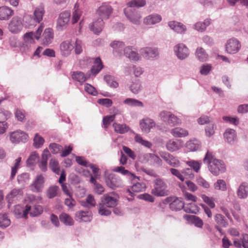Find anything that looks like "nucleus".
Listing matches in <instances>:
<instances>
[{
    "mask_svg": "<svg viewBox=\"0 0 248 248\" xmlns=\"http://www.w3.org/2000/svg\"><path fill=\"white\" fill-rule=\"evenodd\" d=\"M22 190L21 189L14 188L7 195L6 199L8 202V207L9 208L14 201L17 198L18 195L22 194Z\"/></svg>",
    "mask_w": 248,
    "mask_h": 248,
    "instance_id": "6ab92c4d",
    "label": "nucleus"
},
{
    "mask_svg": "<svg viewBox=\"0 0 248 248\" xmlns=\"http://www.w3.org/2000/svg\"><path fill=\"white\" fill-rule=\"evenodd\" d=\"M92 218V213L90 211H80L75 215L76 219L79 222H90Z\"/></svg>",
    "mask_w": 248,
    "mask_h": 248,
    "instance_id": "dca6fc26",
    "label": "nucleus"
},
{
    "mask_svg": "<svg viewBox=\"0 0 248 248\" xmlns=\"http://www.w3.org/2000/svg\"><path fill=\"white\" fill-rule=\"evenodd\" d=\"M103 68L101 60L99 57L95 59L94 61V64L92 66L91 71L92 73L94 75L97 74Z\"/></svg>",
    "mask_w": 248,
    "mask_h": 248,
    "instance_id": "2f4dec72",
    "label": "nucleus"
},
{
    "mask_svg": "<svg viewBox=\"0 0 248 248\" xmlns=\"http://www.w3.org/2000/svg\"><path fill=\"white\" fill-rule=\"evenodd\" d=\"M112 170L114 172H119L123 175L126 176L129 179H131L132 180H135L136 179L138 180L140 179L139 177L136 176L135 174L130 172L129 170H125L123 166L116 167L114 168Z\"/></svg>",
    "mask_w": 248,
    "mask_h": 248,
    "instance_id": "393cba45",
    "label": "nucleus"
},
{
    "mask_svg": "<svg viewBox=\"0 0 248 248\" xmlns=\"http://www.w3.org/2000/svg\"><path fill=\"white\" fill-rule=\"evenodd\" d=\"M224 140L229 143L232 141V129L228 128L226 130L223 134Z\"/></svg>",
    "mask_w": 248,
    "mask_h": 248,
    "instance_id": "e2e57ef3",
    "label": "nucleus"
},
{
    "mask_svg": "<svg viewBox=\"0 0 248 248\" xmlns=\"http://www.w3.org/2000/svg\"><path fill=\"white\" fill-rule=\"evenodd\" d=\"M74 46L69 41H65L62 42L60 45V49L62 54L63 56L69 55L73 50Z\"/></svg>",
    "mask_w": 248,
    "mask_h": 248,
    "instance_id": "a878e982",
    "label": "nucleus"
},
{
    "mask_svg": "<svg viewBox=\"0 0 248 248\" xmlns=\"http://www.w3.org/2000/svg\"><path fill=\"white\" fill-rule=\"evenodd\" d=\"M145 157L150 160L154 165L161 166L162 165V160L159 157L154 154L148 153L145 155Z\"/></svg>",
    "mask_w": 248,
    "mask_h": 248,
    "instance_id": "e433bc0d",
    "label": "nucleus"
},
{
    "mask_svg": "<svg viewBox=\"0 0 248 248\" xmlns=\"http://www.w3.org/2000/svg\"><path fill=\"white\" fill-rule=\"evenodd\" d=\"M176 55L180 60H184L189 55L188 48L183 44H179L174 47Z\"/></svg>",
    "mask_w": 248,
    "mask_h": 248,
    "instance_id": "9b49d317",
    "label": "nucleus"
},
{
    "mask_svg": "<svg viewBox=\"0 0 248 248\" xmlns=\"http://www.w3.org/2000/svg\"><path fill=\"white\" fill-rule=\"evenodd\" d=\"M170 208L173 211L177 212L184 209V211L187 213H193L190 209L185 207L184 203L178 198L174 199L173 202L170 203Z\"/></svg>",
    "mask_w": 248,
    "mask_h": 248,
    "instance_id": "f8f14e48",
    "label": "nucleus"
},
{
    "mask_svg": "<svg viewBox=\"0 0 248 248\" xmlns=\"http://www.w3.org/2000/svg\"><path fill=\"white\" fill-rule=\"evenodd\" d=\"M112 12V8L108 4L103 3L99 7L96 11V14L99 18L104 20L108 19Z\"/></svg>",
    "mask_w": 248,
    "mask_h": 248,
    "instance_id": "6e6552de",
    "label": "nucleus"
},
{
    "mask_svg": "<svg viewBox=\"0 0 248 248\" xmlns=\"http://www.w3.org/2000/svg\"><path fill=\"white\" fill-rule=\"evenodd\" d=\"M248 195V184L244 182L239 186L237 190V195L241 199H245Z\"/></svg>",
    "mask_w": 248,
    "mask_h": 248,
    "instance_id": "c756f323",
    "label": "nucleus"
},
{
    "mask_svg": "<svg viewBox=\"0 0 248 248\" xmlns=\"http://www.w3.org/2000/svg\"><path fill=\"white\" fill-rule=\"evenodd\" d=\"M85 91L89 94L95 96L97 92L95 88L90 84L86 83L84 86Z\"/></svg>",
    "mask_w": 248,
    "mask_h": 248,
    "instance_id": "774afa93",
    "label": "nucleus"
},
{
    "mask_svg": "<svg viewBox=\"0 0 248 248\" xmlns=\"http://www.w3.org/2000/svg\"><path fill=\"white\" fill-rule=\"evenodd\" d=\"M186 163L190 168H192L193 170L196 172H198L199 171L202 164L200 161H195L194 160L187 161Z\"/></svg>",
    "mask_w": 248,
    "mask_h": 248,
    "instance_id": "09e8293b",
    "label": "nucleus"
},
{
    "mask_svg": "<svg viewBox=\"0 0 248 248\" xmlns=\"http://www.w3.org/2000/svg\"><path fill=\"white\" fill-rule=\"evenodd\" d=\"M124 103L131 107H143V103L137 99L127 98L124 101Z\"/></svg>",
    "mask_w": 248,
    "mask_h": 248,
    "instance_id": "ea45409f",
    "label": "nucleus"
},
{
    "mask_svg": "<svg viewBox=\"0 0 248 248\" xmlns=\"http://www.w3.org/2000/svg\"><path fill=\"white\" fill-rule=\"evenodd\" d=\"M168 25L171 29L174 30L177 33H182L185 32L186 30V27L184 25L175 21L169 22Z\"/></svg>",
    "mask_w": 248,
    "mask_h": 248,
    "instance_id": "bb28decb",
    "label": "nucleus"
},
{
    "mask_svg": "<svg viewBox=\"0 0 248 248\" xmlns=\"http://www.w3.org/2000/svg\"><path fill=\"white\" fill-rule=\"evenodd\" d=\"M212 66L211 64H204L201 66L200 73L202 75H207L211 71Z\"/></svg>",
    "mask_w": 248,
    "mask_h": 248,
    "instance_id": "69168bd1",
    "label": "nucleus"
},
{
    "mask_svg": "<svg viewBox=\"0 0 248 248\" xmlns=\"http://www.w3.org/2000/svg\"><path fill=\"white\" fill-rule=\"evenodd\" d=\"M44 177L41 174L37 175L33 182V186L36 191H40L43 186Z\"/></svg>",
    "mask_w": 248,
    "mask_h": 248,
    "instance_id": "4c0bfd02",
    "label": "nucleus"
},
{
    "mask_svg": "<svg viewBox=\"0 0 248 248\" xmlns=\"http://www.w3.org/2000/svg\"><path fill=\"white\" fill-rule=\"evenodd\" d=\"M124 13L127 18L133 24L139 25L140 23L141 16L138 11H133L130 8L124 10Z\"/></svg>",
    "mask_w": 248,
    "mask_h": 248,
    "instance_id": "9d476101",
    "label": "nucleus"
},
{
    "mask_svg": "<svg viewBox=\"0 0 248 248\" xmlns=\"http://www.w3.org/2000/svg\"><path fill=\"white\" fill-rule=\"evenodd\" d=\"M102 204L108 207H114L117 204L116 199L107 195L104 196V198L102 200Z\"/></svg>",
    "mask_w": 248,
    "mask_h": 248,
    "instance_id": "7c9ffc66",
    "label": "nucleus"
},
{
    "mask_svg": "<svg viewBox=\"0 0 248 248\" xmlns=\"http://www.w3.org/2000/svg\"><path fill=\"white\" fill-rule=\"evenodd\" d=\"M110 46L114 49L116 52L121 55L124 51V44L123 42L114 41L110 44Z\"/></svg>",
    "mask_w": 248,
    "mask_h": 248,
    "instance_id": "c9c22d12",
    "label": "nucleus"
},
{
    "mask_svg": "<svg viewBox=\"0 0 248 248\" xmlns=\"http://www.w3.org/2000/svg\"><path fill=\"white\" fill-rule=\"evenodd\" d=\"M186 147L190 151H196L200 148L201 145L199 141L194 140L187 142Z\"/></svg>",
    "mask_w": 248,
    "mask_h": 248,
    "instance_id": "58836bf2",
    "label": "nucleus"
},
{
    "mask_svg": "<svg viewBox=\"0 0 248 248\" xmlns=\"http://www.w3.org/2000/svg\"><path fill=\"white\" fill-rule=\"evenodd\" d=\"M50 155L48 150L45 149L42 154L41 160L38 162V166L42 171L45 172L47 170V160Z\"/></svg>",
    "mask_w": 248,
    "mask_h": 248,
    "instance_id": "412c9836",
    "label": "nucleus"
},
{
    "mask_svg": "<svg viewBox=\"0 0 248 248\" xmlns=\"http://www.w3.org/2000/svg\"><path fill=\"white\" fill-rule=\"evenodd\" d=\"M105 182L107 185L112 189H115L120 186L122 184L120 178L113 173L106 174Z\"/></svg>",
    "mask_w": 248,
    "mask_h": 248,
    "instance_id": "423d86ee",
    "label": "nucleus"
},
{
    "mask_svg": "<svg viewBox=\"0 0 248 248\" xmlns=\"http://www.w3.org/2000/svg\"><path fill=\"white\" fill-rule=\"evenodd\" d=\"M115 117V114L106 116L103 118V124L105 129L107 128L111 123L114 120Z\"/></svg>",
    "mask_w": 248,
    "mask_h": 248,
    "instance_id": "0e129e2a",
    "label": "nucleus"
},
{
    "mask_svg": "<svg viewBox=\"0 0 248 248\" xmlns=\"http://www.w3.org/2000/svg\"><path fill=\"white\" fill-rule=\"evenodd\" d=\"M71 75L74 80L78 82L80 84H82L87 79V78L85 74L81 71L72 72Z\"/></svg>",
    "mask_w": 248,
    "mask_h": 248,
    "instance_id": "cd10ccee",
    "label": "nucleus"
},
{
    "mask_svg": "<svg viewBox=\"0 0 248 248\" xmlns=\"http://www.w3.org/2000/svg\"><path fill=\"white\" fill-rule=\"evenodd\" d=\"M166 147L168 150L173 152L178 150L181 146L178 141L170 140L167 143Z\"/></svg>",
    "mask_w": 248,
    "mask_h": 248,
    "instance_id": "a18cd8bd",
    "label": "nucleus"
},
{
    "mask_svg": "<svg viewBox=\"0 0 248 248\" xmlns=\"http://www.w3.org/2000/svg\"><path fill=\"white\" fill-rule=\"evenodd\" d=\"M11 114L9 111L4 110L3 108H0V123L5 124L6 120Z\"/></svg>",
    "mask_w": 248,
    "mask_h": 248,
    "instance_id": "338daca9",
    "label": "nucleus"
},
{
    "mask_svg": "<svg viewBox=\"0 0 248 248\" xmlns=\"http://www.w3.org/2000/svg\"><path fill=\"white\" fill-rule=\"evenodd\" d=\"M104 22L102 19L99 17L93 21L89 26L90 30L95 34H99L102 31L104 27Z\"/></svg>",
    "mask_w": 248,
    "mask_h": 248,
    "instance_id": "4be33fe9",
    "label": "nucleus"
},
{
    "mask_svg": "<svg viewBox=\"0 0 248 248\" xmlns=\"http://www.w3.org/2000/svg\"><path fill=\"white\" fill-rule=\"evenodd\" d=\"M146 188V185L144 183H136L134 184L131 189L134 192H140L144 191Z\"/></svg>",
    "mask_w": 248,
    "mask_h": 248,
    "instance_id": "6e6d98bb",
    "label": "nucleus"
},
{
    "mask_svg": "<svg viewBox=\"0 0 248 248\" xmlns=\"http://www.w3.org/2000/svg\"><path fill=\"white\" fill-rule=\"evenodd\" d=\"M54 38L53 31L51 28L46 29L42 35V44L48 46L51 44Z\"/></svg>",
    "mask_w": 248,
    "mask_h": 248,
    "instance_id": "f3484780",
    "label": "nucleus"
},
{
    "mask_svg": "<svg viewBox=\"0 0 248 248\" xmlns=\"http://www.w3.org/2000/svg\"><path fill=\"white\" fill-rule=\"evenodd\" d=\"M113 126L114 128V131L117 133L123 134L127 132L130 128L126 124H120L116 123H114L113 124Z\"/></svg>",
    "mask_w": 248,
    "mask_h": 248,
    "instance_id": "473e14b6",
    "label": "nucleus"
},
{
    "mask_svg": "<svg viewBox=\"0 0 248 248\" xmlns=\"http://www.w3.org/2000/svg\"><path fill=\"white\" fill-rule=\"evenodd\" d=\"M196 56L201 62H205L207 60L208 55L204 49L201 47H198L196 51Z\"/></svg>",
    "mask_w": 248,
    "mask_h": 248,
    "instance_id": "a19ab883",
    "label": "nucleus"
},
{
    "mask_svg": "<svg viewBox=\"0 0 248 248\" xmlns=\"http://www.w3.org/2000/svg\"><path fill=\"white\" fill-rule=\"evenodd\" d=\"M45 13V6L43 3H41L35 8L33 12L34 20L39 23L42 20Z\"/></svg>",
    "mask_w": 248,
    "mask_h": 248,
    "instance_id": "a211bd4d",
    "label": "nucleus"
},
{
    "mask_svg": "<svg viewBox=\"0 0 248 248\" xmlns=\"http://www.w3.org/2000/svg\"><path fill=\"white\" fill-rule=\"evenodd\" d=\"M170 133L174 137L178 138L185 137L188 134L186 130L179 127L172 129Z\"/></svg>",
    "mask_w": 248,
    "mask_h": 248,
    "instance_id": "72a5a7b5",
    "label": "nucleus"
},
{
    "mask_svg": "<svg viewBox=\"0 0 248 248\" xmlns=\"http://www.w3.org/2000/svg\"><path fill=\"white\" fill-rule=\"evenodd\" d=\"M210 20L206 19L203 22H198L195 24V29L199 31H204L210 24Z\"/></svg>",
    "mask_w": 248,
    "mask_h": 248,
    "instance_id": "79ce46f5",
    "label": "nucleus"
},
{
    "mask_svg": "<svg viewBox=\"0 0 248 248\" xmlns=\"http://www.w3.org/2000/svg\"><path fill=\"white\" fill-rule=\"evenodd\" d=\"M33 145L36 148H40L44 144L45 140L43 137L39 135L38 134H36L33 139Z\"/></svg>",
    "mask_w": 248,
    "mask_h": 248,
    "instance_id": "4d7b16f0",
    "label": "nucleus"
},
{
    "mask_svg": "<svg viewBox=\"0 0 248 248\" xmlns=\"http://www.w3.org/2000/svg\"><path fill=\"white\" fill-rule=\"evenodd\" d=\"M145 0H132L127 3V5L130 8L143 7L146 4Z\"/></svg>",
    "mask_w": 248,
    "mask_h": 248,
    "instance_id": "603ef678",
    "label": "nucleus"
},
{
    "mask_svg": "<svg viewBox=\"0 0 248 248\" xmlns=\"http://www.w3.org/2000/svg\"><path fill=\"white\" fill-rule=\"evenodd\" d=\"M23 28V24L20 17H14L9 24V30L10 32L17 33L20 31Z\"/></svg>",
    "mask_w": 248,
    "mask_h": 248,
    "instance_id": "1a4fd4ad",
    "label": "nucleus"
},
{
    "mask_svg": "<svg viewBox=\"0 0 248 248\" xmlns=\"http://www.w3.org/2000/svg\"><path fill=\"white\" fill-rule=\"evenodd\" d=\"M166 183L161 179H156L154 181V188L152 189V193L156 196H165L169 194L167 189Z\"/></svg>",
    "mask_w": 248,
    "mask_h": 248,
    "instance_id": "f03ea898",
    "label": "nucleus"
},
{
    "mask_svg": "<svg viewBox=\"0 0 248 248\" xmlns=\"http://www.w3.org/2000/svg\"><path fill=\"white\" fill-rule=\"evenodd\" d=\"M130 90L135 94L138 93L142 89L141 83L139 80H135L129 86Z\"/></svg>",
    "mask_w": 248,
    "mask_h": 248,
    "instance_id": "37998d69",
    "label": "nucleus"
},
{
    "mask_svg": "<svg viewBox=\"0 0 248 248\" xmlns=\"http://www.w3.org/2000/svg\"><path fill=\"white\" fill-rule=\"evenodd\" d=\"M14 15V11L7 6L0 7V20H8Z\"/></svg>",
    "mask_w": 248,
    "mask_h": 248,
    "instance_id": "b1692460",
    "label": "nucleus"
},
{
    "mask_svg": "<svg viewBox=\"0 0 248 248\" xmlns=\"http://www.w3.org/2000/svg\"><path fill=\"white\" fill-rule=\"evenodd\" d=\"M71 13L66 11L62 12L57 19L56 28L58 31H62L65 29L69 21Z\"/></svg>",
    "mask_w": 248,
    "mask_h": 248,
    "instance_id": "20e7f679",
    "label": "nucleus"
},
{
    "mask_svg": "<svg viewBox=\"0 0 248 248\" xmlns=\"http://www.w3.org/2000/svg\"><path fill=\"white\" fill-rule=\"evenodd\" d=\"M49 167L51 170L57 174H60V170L58 161L54 158H52L49 161Z\"/></svg>",
    "mask_w": 248,
    "mask_h": 248,
    "instance_id": "de8ad7c7",
    "label": "nucleus"
},
{
    "mask_svg": "<svg viewBox=\"0 0 248 248\" xmlns=\"http://www.w3.org/2000/svg\"><path fill=\"white\" fill-rule=\"evenodd\" d=\"M162 20L160 15L157 14L150 15L145 17L143 22L146 25H154L160 22Z\"/></svg>",
    "mask_w": 248,
    "mask_h": 248,
    "instance_id": "5701e85b",
    "label": "nucleus"
},
{
    "mask_svg": "<svg viewBox=\"0 0 248 248\" xmlns=\"http://www.w3.org/2000/svg\"><path fill=\"white\" fill-rule=\"evenodd\" d=\"M21 161V157H19L17 159H16L15 163L14 166L12 167L11 170V179H13L16 176L17 170L19 167L20 163Z\"/></svg>",
    "mask_w": 248,
    "mask_h": 248,
    "instance_id": "bf43d9fd",
    "label": "nucleus"
},
{
    "mask_svg": "<svg viewBox=\"0 0 248 248\" xmlns=\"http://www.w3.org/2000/svg\"><path fill=\"white\" fill-rule=\"evenodd\" d=\"M35 196L33 195H29L25 200L27 202V205L31 206V210L29 214L32 217H36L41 214L43 212V208L40 205H34L35 201Z\"/></svg>",
    "mask_w": 248,
    "mask_h": 248,
    "instance_id": "7ed1b4c3",
    "label": "nucleus"
},
{
    "mask_svg": "<svg viewBox=\"0 0 248 248\" xmlns=\"http://www.w3.org/2000/svg\"><path fill=\"white\" fill-rule=\"evenodd\" d=\"M28 138V135L20 130L12 132L10 136V140L13 143H18L20 142H26Z\"/></svg>",
    "mask_w": 248,
    "mask_h": 248,
    "instance_id": "0eeeda50",
    "label": "nucleus"
},
{
    "mask_svg": "<svg viewBox=\"0 0 248 248\" xmlns=\"http://www.w3.org/2000/svg\"><path fill=\"white\" fill-rule=\"evenodd\" d=\"M185 218L192 224L200 228H202L203 223L202 220L198 217L194 215H185Z\"/></svg>",
    "mask_w": 248,
    "mask_h": 248,
    "instance_id": "c85d7f7f",
    "label": "nucleus"
},
{
    "mask_svg": "<svg viewBox=\"0 0 248 248\" xmlns=\"http://www.w3.org/2000/svg\"><path fill=\"white\" fill-rule=\"evenodd\" d=\"M60 220L66 226H72L74 225L73 218L67 214L62 213L59 216Z\"/></svg>",
    "mask_w": 248,
    "mask_h": 248,
    "instance_id": "f704fd0d",
    "label": "nucleus"
},
{
    "mask_svg": "<svg viewBox=\"0 0 248 248\" xmlns=\"http://www.w3.org/2000/svg\"><path fill=\"white\" fill-rule=\"evenodd\" d=\"M140 125L142 131L148 133L155 127V123L153 119L146 117L140 121Z\"/></svg>",
    "mask_w": 248,
    "mask_h": 248,
    "instance_id": "4468645a",
    "label": "nucleus"
},
{
    "mask_svg": "<svg viewBox=\"0 0 248 248\" xmlns=\"http://www.w3.org/2000/svg\"><path fill=\"white\" fill-rule=\"evenodd\" d=\"M214 188L216 190H220L222 191H225L227 190V186L225 181L222 179L217 180V181L214 183Z\"/></svg>",
    "mask_w": 248,
    "mask_h": 248,
    "instance_id": "864d4df0",
    "label": "nucleus"
},
{
    "mask_svg": "<svg viewBox=\"0 0 248 248\" xmlns=\"http://www.w3.org/2000/svg\"><path fill=\"white\" fill-rule=\"evenodd\" d=\"M203 161L208 164L209 171L215 176H217L226 170L224 162L221 160L214 158L213 153L209 151L207 152Z\"/></svg>",
    "mask_w": 248,
    "mask_h": 248,
    "instance_id": "f257e3e1",
    "label": "nucleus"
},
{
    "mask_svg": "<svg viewBox=\"0 0 248 248\" xmlns=\"http://www.w3.org/2000/svg\"><path fill=\"white\" fill-rule=\"evenodd\" d=\"M39 158L38 154L36 152H32L27 160L26 163L27 166H31L34 165L36 161L38 160Z\"/></svg>",
    "mask_w": 248,
    "mask_h": 248,
    "instance_id": "49530a36",
    "label": "nucleus"
},
{
    "mask_svg": "<svg viewBox=\"0 0 248 248\" xmlns=\"http://www.w3.org/2000/svg\"><path fill=\"white\" fill-rule=\"evenodd\" d=\"M81 205L84 207L89 208L94 207L95 205V202L94 197L92 195H89L85 202H82Z\"/></svg>",
    "mask_w": 248,
    "mask_h": 248,
    "instance_id": "3c124183",
    "label": "nucleus"
},
{
    "mask_svg": "<svg viewBox=\"0 0 248 248\" xmlns=\"http://www.w3.org/2000/svg\"><path fill=\"white\" fill-rule=\"evenodd\" d=\"M10 223L6 214H0V227L5 228L10 225Z\"/></svg>",
    "mask_w": 248,
    "mask_h": 248,
    "instance_id": "8fccbe9b",
    "label": "nucleus"
},
{
    "mask_svg": "<svg viewBox=\"0 0 248 248\" xmlns=\"http://www.w3.org/2000/svg\"><path fill=\"white\" fill-rule=\"evenodd\" d=\"M124 55L130 60L137 61L140 59V56L138 53L131 46H127L124 49Z\"/></svg>",
    "mask_w": 248,
    "mask_h": 248,
    "instance_id": "aec40b11",
    "label": "nucleus"
},
{
    "mask_svg": "<svg viewBox=\"0 0 248 248\" xmlns=\"http://www.w3.org/2000/svg\"><path fill=\"white\" fill-rule=\"evenodd\" d=\"M30 210H31V206L27 204L25 206L16 205L15 206L13 213L17 218H27Z\"/></svg>",
    "mask_w": 248,
    "mask_h": 248,
    "instance_id": "ddd939ff",
    "label": "nucleus"
},
{
    "mask_svg": "<svg viewBox=\"0 0 248 248\" xmlns=\"http://www.w3.org/2000/svg\"><path fill=\"white\" fill-rule=\"evenodd\" d=\"M104 80L106 83L111 87L117 88L118 86V83L114 80V78L110 75L104 76Z\"/></svg>",
    "mask_w": 248,
    "mask_h": 248,
    "instance_id": "052dcab7",
    "label": "nucleus"
},
{
    "mask_svg": "<svg viewBox=\"0 0 248 248\" xmlns=\"http://www.w3.org/2000/svg\"><path fill=\"white\" fill-rule=\"evenodd\" d=\"M215 221L219 225L226 227L227 225V223L224 217L221 214H217L215 217Z\"/></svg>",
    "mask_w": 248,
    "mask_h": 248,
    "instance_id": "680f3d73",
    "label": "nucleus"
},
{
    "mask_svg": "<svg viewBox=\"0 0 248 248\" xmlns=\"http://www.w3.org/2000/svg\"><path fill=\"white\" fill-rule=\"evenodd\" d=\"M140 53L142 56L147 59L154 58L158 55L157 49L151 47H146L141 49Z\"/></svg>",
    "mask_w": 248,
    "mask_h": 248,
    "instance_id": "2eb2a0df",
    "label": "nucleus"
},
{
    "mask_svg": "<svg viewBox=\"0 0 248 248\" xmlns=\"http://www.w3.org/2000/svg\"><path fill=\"white\" fill-rule=\"evenodd\" d=\"M59 187L56 186H50L47 191V196L49 199L54 198L57 195Z\"/></svg>",
    "mask_w": 248,
    "mask_h": 248,
    "instance_id": "13d9d810",
    "label": "nucleus"
},
{
    "mask_svg": "<svg viewBox=\"0 0 248 248\" xmlns=\"http://www.w3.org/2000/svg\"><path fill=\"white\" fill-rule=\"evenodd\" d=\"M16 118L18 121L24 122L26 120V113L23 109L17 108L15 112Z\"/></svg>",
    "mask_w": 248,
    "mask_h": 248,
    "instance_id": "5fc2aeb1",
    "label": "nucleus"
},
{
    "mask_svg": "<svg viewBox=\"0 0 248 248\" xmlns=\"http://www.w3.org/2000/svg\"><path fill=\"white\" fill-rule=\"evenodd\" d=\"M160 117L162 121L166 122L170 126H175L180 123V120L174 114L168 111H162L160 112Z\"/></svg>",
    "mask_w": 248,
    "mask_h": 248,
    "instance_id": "39448f33",
    "label": "nucleus"
},
{
    "mask_svg": "<svg viewBox=\"0 0 248 248\" xmlns=\"http://www.w3.org/2000/svg\"><path fill=\"white\" fill-rule=\"evenodd\" d=\"M135 140L137 143L140 144L145 147L150 148L152 146V143L146 140H143L142 137L138 134H137L135 137Z\"/></svg>",
    "mask_w": 248,
    "mask_h": 248,
    "instance_id": "c03bdc74",
    "label": "nucleus"
}]
</instances>
